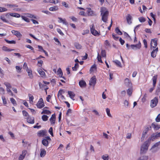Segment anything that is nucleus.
Wrapping results in <instances>:
<instances>
[{
  "mask_svg": "<svg viewBox=\"0 0 160 160\" xmlns=\"http://www.w3.org/2000/svg\"><path fill=\"white\" fill-rule=\"evenodd\" d=\"M7 6L8 7L14 8L17 7L18 6L16 4H7Z\"/></svg>",
  "mask_w": 160,
  "mask_h": 160,
  "instance_id": "46",
  "label": "nucleus"
},
{
  "mask_svg": "<svg viewBox=\"0 0 160 160\" xmlns=\"http://www.w3.org/2000/svg\"><path fill=\"white\" fill-rule=\"evenodd\" d=\"M160 137V132H157L152 134L151 137L150 139L151 140L153 141L155 139L158 138Z\"/></svg>",
  "mask_w": 160,
  "mask_h": 160,
  "instance_id": "10",
  "label": "nucleus"
},
{
  "mask_svg": "<svg viewBox=\"0 0 160 160\" xmlns=\"http://www.w3.org/2000/svg\"><path fill=\"white\" fill-rule=\"evenodd\" d=\"M10 16L16 18H19L21 17L20 15L18 13H11L10 14Z\"/></svg>",
  "mask_w": 160,
  "mask_h": 160,
  "instance_id": "26",
  "label": "nucleus"
},
{
  "mask_svg": "<svg viewBox=\"0 0 160 160\" xmlns=\"http://www.w3.org/2000/svg\"><path fill=\"white\" fill-rule=\"evenodd\" d=\"M2 99L3 104L4 105L6 106L7 104V101L6 99L3 96L2 97Z\"/></svg>",
  "mask_w": 160,
  "mask_h": 160,
  "instance_id": "49",
  "label": "nucleus"
},
{
  "mask_svg": "<svg viewBox=\"0 0 160 160\" xmlns=\"http://www.w3.org/2000/svg\"><path fill=\"white\" fill-rule=\"evenodd\" d=\"M2 50L6 52H11L14 50L13 49L8 48L5 46H3L2 47Z\"/></svg>",
  "mask_w": 160,
  "mask_h": 160,
  "instance_id": "27",
  "label": "nucleus"
},
{
  "mask_svg": "<svg viewBox=\"0 0 160 160\" xmlns=\"http://www.w3.org/2000/svg\"><path fill=\"white\" fill-rule=\"evenodd\" d=\"M89 84L90 86H94L96 83V79L95 76H93L89 81Z\"/></svg>",
  "mask_w": 160,
  "mask_h": 160,
  "instance_id": "11",
  "label": "nucleus"
},
{
  "mask_svg": "<svg viewBox=\"0 0 160 160\" xmlns=\"http://www.w3.org/2000/svg\"><path fill=\"white\" fill-rule=\"evenodd\" d=\"M160 144V142L159 141L158 142H156L155 144L152 147L151 150L153 152H156L158 148V146Z\"/></svg>",
  "mask_w": 160,
  "mask_h": 160,
  "instance_id": "14",
  "label": "nucleus"
},
{
  "mask_svg": "<svg viewBox=\"0 0 160 160\" xmlns=\"http://www.w3.org/2000/svg\"><path fill=\"white\" fill-rule=\"evenodd\" d=\"M68 93L70 98L72 100H74V99L73 98L75 96L74 93L72 91H68Z\"/></svg>",
  "mask_w": 160,
  "mask_h": 160,
  "instance_id": "25",
  "label": "nucleus"
},
{
  "mask_svg": "<svg viewBox=\"0 0 160 160\" xmlns=\"http://www.w3.org/2000/svg\"><path fill=\"white\" fill-rule=\"evenodd\" d=\"M96 69V65L95 64H93L91 68L90 71L91 72L94 71Z\"/></svg>",
  "mask_w": 160,
  "mask_h": 160,
  "instance_id": "47",
  "label": "nucleus"
},
{
  "mask_svg": "<svg viewBox=\"0 0 160 160\" xmlns=\"http://www.w3.org/2000/svg\"><path fill=\"white\" fill-rule=\"evenodd\" d=\"M124 83L125 85L128 87H130L132 85L131 81L128 78H126L125 79Z\"/></svg>",
  "mask_w": 160,
  "mask_h": 160,
  "instance_id": "20",
  "label": "nucleus"
},
{
  "mask_svg": "<svg viewBox=\"0 0 160 160\" xmlns=\"http://www.w3.org/2000/svg\"><path fill=\"white\" fill-rule=\"evenodd\" d=\"M36 106L38 108H41L44 106L43 101L42 98H40L38 101Z\"/></svg>",
  "mask_w": 160,
  "mask_h": 160,
  "instance_id": "6",
  "label": "nucleus"
},
{
  "mask_svg": "<svg viewBox=\"0 0 160 160\" xmlns=\"http://www.w3.org/2000/svg\"><path fill=\"white\" fill-rule=\"evenodd\" d=\"M11 12H8L6 13L5 14H3L0 16L1 19L3 22L8 23V21L6 18L5 17L8 18H9L10 16Z\"/></svg>",
  "mask_w": 160,
  "mask_h": 160,
  "instance_id": "3",
  "label": "nucleus"
},
{
  "mask_svg": "<svg viewBox=\"0 0 160 160\" xmlns=\"http://www.w3.org/2000/svg\"><path fill=\"white\" fill-rule=\"evenodd\" d=\"M24 14L26 15V17H28L31 18H34V19L36 18V17L34 15H33L31 14H29V13H24Z\"/></svg>",
  "mask_w": 160,
  "mask_h": 160,
  "instance_id": "37",
  "label": "nucleus"
},
{
  "mask_svg": "<svg viewBox=\"0 0 160 160\" xmlns=\"http://www.w3.org/2000/svg\"><path fill=\"white\" fill-rule=\"evenodd\" d=\"M22 113L24 117H26L27 118L29 117L28 113L25 110H23L22 111Z\"/></svg>",
  "mask_w": 160,
  "mask_h": 160,
  "instance_id": "53",
  "label": "nucleus"
},
{
  "mask_svg": "<svg viewBox=\"0 0 160 160\" xmlns=\"http://www.w3.org/2000/svg\"><path fill=\"white\" fill-rule=\"evenodd\" d=\"M158 51V47L156 48L155 49H153L151 52V56L153 58H155L157 54Z\"/></svg>",
  "mask_w": 160,
  "mask_h": 160,
  "instance_id": "13",
  "label": "nucleus"
},
{
  "mask_svg": "<svg viewBox=\"0 0 160 160\" xmlns=\"http://www.w3.org/2000/svg\"><path fill=\"white\" fill-rule=\"evenodd\" d=\"M49 2L56 4L58 2V0H49Z\"/></svg>",
  "mask_w": 160,
  "mask_h": 160,
  "instance_id": "50",
  "label": "nucleus"
},
{
  "mask_svg": "<svg viewBox=\"0 0 160 160\" xmlns=\"http://www.w3.org/2000/svg\"><path fill=\"white\" fill-rule=\"evenodd\" d=\"M54 41L56 42H57V45H59L60 46H61V43L59 41L58 39L57 38H54Z\"/></svg>",
  "mask_w": 160,
  "mask_h": 160,
  "instance_id": "61",
  "label": "nucleus"
},
{
  "mask_svg": "<svg viewBox=\"0 0 160 160\" xmlns=\"http://www.w3.org/2000/svg\"><path fill=\"white\" fill-rule=\"evenodd\" d=\"M27 153V151L24 150L22 151V153L21 154L18 158V160H23L24 158Z\"/></svg>",
  "mask_w": 160,
  "mask_h": 160,
  "instance_id": "15",
  "label": "nucleus"
},
{
  "mask_svg": "<svg viewBox=\"0 0 160 160\" xmlns=\"http://www.w3.org/2000/svg\"><path fill=\"white\" fill-rule=\"evenodd\" d=\"M57 73V75H58L59 77L65 79L64 77H62L63 72L60 68H59L58 69Z\"/></svg>",
  "mask_w": 160,
  "mask_h": 160,
  "instance_id": "22",
  "label": "nucleus"
},
{
  "mask_svg": "<svg viewBox=\"0 0 160 160\" xmlns=\"http://www.w3.org/2000/svg\"><path fill=\"white\" fill-rule=\"evenodd\" d=\"M5 90L2 87H0V93L2 94H5Z\"/></svg>",
  "mask_w": 160,
  "mask_h": 160,
  "instance_id": "62",
  "label": "nucleus"
},
{
  "mask_svg": "<svg viewBox=\"0 0 160 160\" xmlns=\"http://www.w3.org/2000/svg\"><path fill=\"white\" fill-rule=\"evenodd\" d=\"M149 141H146L144 142L141 148V153H144L147 152L149 146Z\"/></svg>",
  "mask_w": 160,
  "mask_h": 160,
  "instance_id": "2",
  "label": "nucleus"
},
{
  "mask_svg": "<svg viewBox=\"0 0 160 160\" xmlns=\"http://www.w3.org/2000/svg\"><path fill=\"white\" fill-rule=\"evenodd\" d=\"M140 22H144L146 21L145 19L143 17H141L138 18Z\"/></svg>",
  "mask_w": 160,
  "mask_h": 160,
  "instance_id": "59",
  "label": "nucleus"
},
{
  "mask_svg": "<svg viewBox=\"0 0 160 160\" xmlns=\"http://www.w3.org/2000/svg\"><path fill=\"white\" fill-rule=\"evenodd\" d=\"M21 17L22 19L26 22H30L29 19L27 18V17H26V16H24L22 15Z\"/></svg>",
  "mask_w": 160,
  "mask_h": 160,
  "instance_id": "36",
  "label": "nucleus"
},
{
  "mask_svg": "<svg viewBox=\"0 0 160 160\" xmlns=\"http://www.w3.org/2000/svg\"><path fill=\"white\" fill-rule=\"evenodd\" d=\"M123 104H124V106L125 108H127L128 107L129 103H128V101L127 100H125L124 101V102H123Z\"/></svg>",
  "mask_w": 160,
  "mask_h": 160,
  "instance_id": "52",
  "label": "nucleus"
},
{
  "mask_svg": "<svg viewBox=\"0 0 160 160\" xmlns=\"http://www.w3.org/2000/svg\"><path fill=\"white\" fill-rule=\"evenodd\" d=\"M11 32L13 35H15L18 38L21 37L22 36V34L20 32L17 31L13 30L11 31Z\"/></svg>",
  "mask_w": 160,
  "mask_h": 160,
  "instance_id": "16",
  "label": "nucleus"
},
{
  "mask_svg": "<svg viewBox=\"0 0 160 160\" xmlns=\"http://www.w3.org/2000/svg\"><path fill=\"white\" fill-rule=\"evenodd\" d=\"M49 9L50 11H55L58 10V8L57 6H55L50 7Z\"/></svg>",
  "mask_w": 160,
  "mask_h": 160,
  "instance_id": "29",
  "label": "nucleus"
},
{
  "mask_svg": "<svg viewBox=\"0 0 160 160\" xmlns=\"http://www.w3.org/2000/svg\"><path fill=\"white\" fill-rule=\"evenodd\" d=\"M48 117L46 115H43L42 117V119L44 121H46L48 120Z\"/></svg>",
  "mask_w": 160,
  "mask_h": 160,
  "instance_id": "42",
  "label": "nucleus"
},
{
  "mask_svg": "<svg viewBox=\"0 0 160 160\" xmlns=\"http://www.w3.org/2000/svg\"><path fill=\"white\" fill-rule=\"evenodd\" d=\"M97 59L99 62L102 63V62L101 58V56H100L99 53H98V54Z\"/></svg>",
  "mask_w": 160,
  "mask_h": 160,
  "instance_id": "63",
  "label": "nucleus"
},
{
  "mask_svg": "<svg viewBox=\"0 0 160 160\" xmlns=\"http://www.w3.org/2000/svg\"><path fill=\"white\" fill-rule=\"evenodd\" d=\"M87 14L88 16H96V15L95 13L91 9L89 8H87Z\"/></svg>",
  "mask_w": 160,
  "mask_h": 160,
  "instance_id": "8",
  "label": "nucleus"
},
{
  "mask_svg": "<svg viewBox=\"0 0 160 160\" xmlns=\"http://www.w3.org/2000/svg\"><path fill=\"white\" fill-rule=\"evenodd\" d=\"M8 11V9L5 8L0 7V12Z\"/></svg>",
  "mask_w": 160,
  "mask_h": 160,
  "instance_id": "57",
  "label": "nucleus"
},
{
  "mask_svg": "<svg viewBox=\"0 0 160 160\" xmlns=\"http://www.w3.org/2000/svg\"><path fill=\"white\" fill-rule=\"evenodd\" d=\"M106 111L107 112V114L108 116L110 117H112V115L110 113V110L108 108H107L106 109Z\"/></svg>",
  "mask_w": 160,
  "mask_h": 160,
  "instance_id": "58",
  "label": "nucleus"
},
{
  "mask_svg": "<svg viewBox=\"0 0 160 160\" xmlns=\"http://www.w3.org/2000/svg\"><path fill=\"white\" fill-rule=\"evenodd\" d=\"M69 18L74 22H75L78 21V19L74 16H71Z\"/></svg>",
  "mask_w": 160,
  "mask_h": 160,
  "instance_id": "56",
  "label": "nucleus"
},
{
  "mask_svg": "<svg viewBox=\"0 0 160 160\" xmlns=\"http://www.w3.org/2000/svg\"><path fill=\"white\" fill-rule=\"evenodd\" d=\"M102 158L103 160H108L109 159V156L107 154H104L102 156Z\"/></svg>",
  "mask_w": 160,
  "mask_h": 160,
  "instance_id": "44",
  "label": "nucleus"
},
{
  "mask_svg": "<svg viewBox=\"0 0 160 160\" xmlns=\"http://www.w3.org/2000/svg\"><path fill=\"white\" fill-rule=\"evenodd\" d=\"M23 68L26 70V71L29 69L27 66V64L26 62H24L23 65Z\"/></svg>",
  "mask_w": 160,
  "mask_h": 160,
  "instance_id": "64",
  "label": "nucleus"
},
{
  "mask_svg": "<svg viewBox=\"0 0 160 160\" xmlns=\"http://www.w3.org/2000/svg\"><path fill=\"white\" fill-rule=\"evenodd\" d=\"M151 127L156 130H158L160 128V125L156 124L154 123L152 124Z\"/></svg>",
  "mask_w": 160,
  "mask_h": 160,
  "instance_id": "28",
  "label": "nucleus"
},
{
  "mask_svg": "<svg viewBox=\"0 0 160 160\" xmlns=\"http://www.w3.org/2000/svg\"><path fill=\"white\" fill-rule=\"evenodd\" d=\"M45 108H47V107H45L43 110V111L41 112V114H49L51 113V112L50 111L45 109Z\"/></svg>",
  "mask_w": 160,
  "mask_h": 160,
  "instance_id": "30",
  "label": "nucleus"
},
{
  "mask_svg": "<svg viewBox=\"0 0 160 160\" xmlns=\"http://www.w3.org/2000/svg\"><path fill=\"white\" fill-rule=\"evenodd\" d=\"M63 92L62 90H60L58 92V97L61 99H62L64 98V96L62 95V92Z\"/></svg>",
  "mask_w": 160,
  "mask_h": 160,
  "instance_id": "35",
  "label": "nucleus"
},
{
  "mask_svg": "<svg viewBox=\"0 0 160 160\" xmlns=\"http://www.w3.org/2000/svg\"><path fill=\"white\" fill-rule=\"evenodd\" d=\"M56 121V116L55 114L52 115L50 119V123L52 124H54L55 123Z\"/></svg>",
  "mask_w": 160,
  "mask_h": 160,
  "instance_id": "19",
  "label": "nucleus"
},
{
  "mask_svg": "<svg viewBox=\"0 0 160 160\" xmlns=\"http://www.w3.org/2000/svg\"><path fill=\"white\" fill-rule=\"evenodd\" d=\"M115 31L116 33L119 35H121L122 34V32L118 27L116 28L115 29Z\"/></svg>",
  "mask_w": 160,
  "mask_h": 160,
  "instance_id": "48",
  "label": "nucleus"
},
{
  "mask_svg": "<svg viewBox=\"0 0 160 160\" xmlns=\"http://www.w3.org/2000/svg\"><path fill=\"white\" fill-rule=\"evenodd\" d=\"M5 41L7 43H8V44H15L16 43V42L14 40H11V41H9V40H7V39H5Z\"/></svg>",
  "mask_w": 160,
  "mask_h": 160,
  "instance_id": "40",
  "label": "nucleus"
},
{
  "mask_svg": "<svg viewBox=\"0 0 160 160\" xmlns=\"http://www.w3.org/2000/svg\"><path fill=\"white\" fill-rule=\"evenodd\" d=\"M38 63L39 64L38 66L40 67H41L42 66L43 61L42 60L38 59Z\"/></svg>",
  "mask_w": 160,
  "mask_h": 160,
  "instance_id": "55",
  "label": "nucleus"
},
{
  "mask_svg": "<svg viewBox=\"0 0 160 160\" xmlns=\"http://www.w3.org/2000/svg\"><path fill=\"white\" fill-rule=\"evenodd\" d=\"M116 65L118 67H122L121 64V62L117 60H116L113 61Z\"/></svg>",
  "mask_w": 160,
  "mask_h": 160,
  "instance_id": "39",
  "label": "nucleus"
},
{
  "mask_svg": "<svg viewBox=\"0 0 160 160\" xmlns=\"http://www.w3.org/2000/svg\"><path fill=\"white\" fill-rule=\"evenodd\" d=\"M37 71L42 77H45V74L44 72L41 68L37 69Z\"/></svg>",
  "mask_w": 160,
  "mask_h": 160,
  "instance_id": "21",
  "label": "nucleus"
},
{
  "mask_svg": "<svg viewBox=\"0 0 160 160\" xmlns=\"http://www.w3.org/2000/svg\"><path fill=\"white\" fill-rule=\"evenodd\" d=\"M38 135L39 136L43 137L45 135V132L43 130L39 131L38 132Z\"/></svg>",
  "mask_w": 160,
  "mask_h": 160,
  "instance_id": "38",
  "label": "nucleus"
},
{
  "mask_svg": "<svg viewBox=\"0 0 160 160\" xmlns=\"http://www.w3.org/2000/svg\"><path fill=\"white\" fill-rule=\"evenodd\" d=\"M51 139L49 137L47 136L42 140V144L43 145L45 146H47L48 145V141H51Z\"/></svg>",
  "mask_w": 160,
  "mask_h": 160,
  "instance_id": "9",
  "label": "nucleus"
},
{
  "mask_svg": "<svg viewBox=\"0 0 160 160\" xmlns=\"http://www.w3.org/2000/svg\"><path fill=\"white\" fill-rule=\"evenodd\" d=\"M101 55L102 57L105 58L106 57V52L104 50H102L101 52Z\"/></svg>",
  "mask_w": 160,
  "mask_h": 160,
  "instance_id": "51",
  "label": "nucleus"
},
{
  "mask_svg": "<svg viewBox=\"0 0 160 160\" xmlns=\"http://www.w3.org/2000/svg\"><path fill=\"white\" fill-rule=\"evenodd\" d=\"M148 157L146 156H142L140 157L138 160H147Z\"/></svg>",
  "mask_w": 160,
  "mask_h": 160,
  "instance_id": "41",
  "label": "nucleus"
},
{
  "mask_svg": "<svg viewBox=\"0 0 160 160\" xmlns=\"http://www.w3.org/2000/svg\"><path fill=\"white\" fill-rule=\"evenodd\" d=\"M16 68L17 72H18L20 73L21 72L22 68L19 66H16Z\"/></svg>",
  "mask_w": 160,
  "mask_h": 160,
  "instance_id": "54",
  "label": "nucleus"
},
{
  "mask_svg": "<svg viewBox=\"0 0 160 160\" xmlns=\"http://www.w3.org/2000/svg\"><path fill=\"white\" fill-rule=\"evenodd\" d=\"M79 84L80 86L82 88L86 87V85L85 82L83 80H81L79 82Z\"/></svg>",
  "mask_w": 160,
  "mask_h": 160,
  "instance_id": "24",
  "label": "nucleus"
},
{
  "mask_svg": "<svg viewBox=\"0 0 160 160\" xmlns=\"http://www.w3.org/2000/svg\"><path fill=\"white\" fill-rule=\"evenodd\" d=\"M127 92L129 96H131L132 94V89L131 88L128 89L127 90Z\"/></svg>",
  "mask_w": 160,
  "mask_h": 160,
  "instance_id": "60",
  "label": "nucleus"
},
{
  "mask_svg": "<svg viewBox=\"0 0 160 160\" xmlns=\"http://www.w3.org/2000/svg\"><path fill=\"white\" fill-rule=\"evenodd\" d=\"M10 99L11 102L14 106H15L17 105L16 102L15 100L13 98H10Z\"/></svg>",
  "mask_w": 160,
  "mask_h": 160,
  "instance_id": "43",
  "label": "nucleus"
},
{
  "mask_svg": "<svg viewBox=\"0 0 160 160\" xmlns=\"http://www.w3.org/2000/svg\"><path fill=\"white\" fill-rule=\"evenodd\" d=\"M28 95L29 97L30 103L31 104H32L33 102V100L34 99L33 96L30 94H28Z\"/></svg>",
  "mask_w": 160,
  "mask_h": 160,
  "instance_id": "32",
  "label": "nucleus"
},
{
  "mask_svg": "<svg viewBox=\"0 0 160 160\" xmlns=\"http://www.w3.org/2000/svg\"><path fill=\"white\" fill-rule=\"evenodd\" d=\"M158 39L157 38H155L152 39L151 42V48L152 49V48H156L157 45V42Z\"/></svg>",
  "mask_w": 160,
  "mask_h": 160,
  "instance_id": "5",
  "label": "nucleus"
},
{
  "mask_svg": "<svg viewBox=\"0 0 160 160\" xmlns=\"http://www.w3.org/2000/svg\"><path fill=\"white\" fill-rule=\"evenodd\" d=\"M157 78L158 75H154L152 78L153 81V86L154 87H155L156 86Z\"/></svg>",
  "mask_w": 160,
  "mask_h": 160,
  "instance_id": "23",
  "label": "nucleus"
},
{
  "mask_svg": "<svg viewBox=\"0 0 160 160\" xmlns=\"http://www.w3.org/2000/svg\"><path fill=\"white\" fill-rule=\"evenodd\" d=\"M46 154V150L43 149H41V152L40 154V156L41 157H44Z\"/></svg>",
  "mask_w": 160,
  "mask_h": 160,
  "instance_id": "31",
  "label": "nucleus"
},
{
  "mask_svg": "<svg viewBox=\"0 0 160 160\" xmlns=\"http://www.w3.org/2000/svg\"><path fill=\"white\" fill-rule=\"evenodd\" d=\"M101 15L102 17V20L105 22L107 21L108 15V12L106 8L102 7L100 8Z\"/></svg>",
  "mask_w": 160,
  "mask_h": 160,
  "instance_id": "1",
  "label": "nucleus"
},
{
  "mask_svg": "<svg viewBox=\"0 0 160 160\" xmlns=\"http://www.w3.org/2000/svg\"><path fill=\"white\" fill-rule=\"evenodd\" d=\"M130 47L132 49L136 50L140 49L141 47V44L139 42L137 44H132L130 45Z\"/></svg>",
  "mask_w": 160,
  "mask_h": 160,
  "instance_id": "12",
  "label": "nucleus"
},
{
  "mask_svg": "<svg viewBox=\"0 0 160 160\" xmlns=\"http://www.w3.org/2000/svg\"><path fill=\"white\" fill-rule=\"evenodd\" d=\"M26 118L28 123L31 124H33L34 123V117L29 116Z\"/></svg>",
  "mask_w": 160,
  "mask_h": 160,
  "instance_id": "17",
  "label": "nucleus"
},
{
  "mask_svg": "<svg viewBox=\"0 0 160 160\" xmlns=\"http://www.w3.org/2000/svg\"><path fill=\"white\" fill-rule=\"evenodd\" d=\"M158 102V98L157 97L154 98L151 101L150 106L152 108L155 107Z\"/></svg>",
  "mask_w": 160,
  "mask_h": 160,
  "instance_id": "7",
  "label": "nucleus"
},
{
  "mask_svg": "<svg viewBox=\"0 0 160 160\" xmlns=\"http://www.w3.org/2000/svg\"><path fill=\"white\" fill-rule=\"evenodd\" d=\"M90 29L91 33L94 36H96L99 35L98 32L95 29V27L93 24L90 26Z\"/></svg>",
  "mask_w": 160,
  "mask_h": 160,
  "instance_id": "4",
  "label": "nucleus"
},
{
  "mask_svg": "<svg viewBox=\"0 0 160 160\" xmlns=\"http://www.w3.org/2000/svg\"><path fill=\"white\" fill-rule=\"evenodd\" d=\"M126 18L127 23L129 24H131L132 23V17L131 15L130 14H128L126 16Z\"/></svg>",
  "mask_w": 160,
  "mask_h": 160,
  "instance_id": "18",
  "label": "nucleus"
},
{
  "mask_svg": "<svg viewBox=\"0 0 160 160\" xmlns=\"http://www.w3.org/2000/svg\"><path fill=\"white\" fill-rule=\"evenodd\" d=\"M74 46L76 48L78 49H80L82 48L81 45L78 43H75L74 44Z\"/></svg>",
  "mask_w": 160,
  "mask_h": 160,
  "instance_id": "45",
  "label": "nucleus"
},
{
  "mask_svg": "<svg viewBox=\"0 0 160 160\" xmlns=\"http://www.w3.org/2000/svg\"><path fill=\"white\" fill-rule=\"evenodd\" d=\"M26 71L27 72L28 76H29L30 78H33V76L32 74V71L30 69H28Z\"/></svg>",
  "mask_w": 160,
  "mask_h": 160,
  "instance_id": "33",
  "label": "nucleus"
},
{
  "mask_svg": "<svg viewBox=\"0 0 160 160\" xmlns=\"http://www.w3.org/2000/svg\"><path fill=\"white\" fill-rule=\"evenodd\" d=\"M4 84L6 87V89H10L11 88V86L10 83L7 82H4Z\"/></svg>",
  "mask_w": 160,
  "mask_h": 160,
  "instance_id": "34",
  "label": "nucleus"
}]
</instances>
